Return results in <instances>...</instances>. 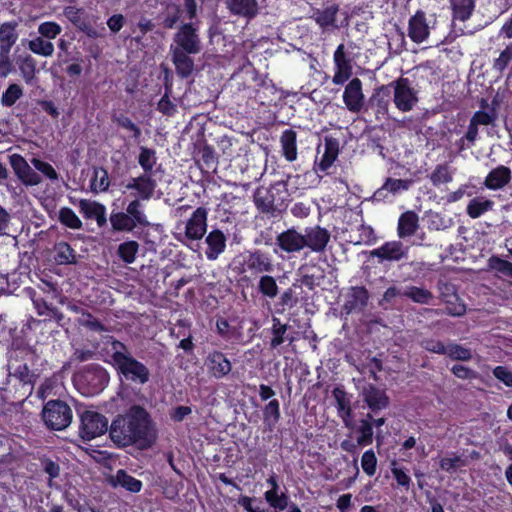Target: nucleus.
Returning a JSON list of instances; mask_svg holds the SVG:
<instances>
[{
	"label": "nucleus",
	"instance_id": "1",
	"mask_svg": "<svg viewBox=\"0 0 512 512\" xmlns=\"http://www.w3.org/2000/svg\"><path fill=\"white\" fill-rule=\"evenodd\" d=\"M109 437L117 448L135 446L146 450L154 445L156 432L148 411L140 405H132L114 417L109 427Z\"/></svg>",
	"mask_w": 512,
	"mask_h": 512
},
{
	"label": "nucleus",
	"instance_id": "2",
	"mask_svg": "<svg viewBox=\"0 0 512 512\" xmlns=\"http://www.w3.org/2000/svg\"><path fill=\"white\" fill-rule=\"evenodd\" d=\"M201 51V40L192 23L180 26L174 34L173 44L170 46L171 60L179 77L186 79L194 70V60L190 55Z\"/></svg>",
	"mask_w": 512,
	"mask_h": 512
},
{
	"label": "nucleus",
	"instance_id": "3",
	"mask_svg": "<svg viewBox=\"0 0 512 512\" xmlns=\"http://www.w3.org/2000/svg\"><path fill=\"white\" fill-rule=\"evenodd\" d=\"M112 349L110 363L121 379L141 385L149 381V369L131 355L124 343L114 340L112 342Z\"/></svg>",
	"mask_w": 512,
	"mask_h": 512
},
{
	"label": "nucleus",
	"instance_id": "4",
	"mask_svg": "<svg viewBox=\"0 0 512 512\" xmlns=\"http://www.w3.org/2000/svg\"><path fill=\"white\" fill-rule=\"evenodd\" d=\"M288 197L286 183L275 182L270 187H258L254 192L253 201L260 213L277 218L286 211Z\"/></svg>",
	"mask_w": 512,
	"mask_h": 512
},
{
	"label": "nucleus",
	"instance_id": "5",
	"mask_svg": "<svg viewBox=\"0 0 512 512\" xmlns=\"http://www.w3.org/2000/svg\"><path fill=\"white\" fill-rule=\"evenodd\" d=\"M109 380L107 370L96 363L85 365L73 374L74 386L84 396L99 394L108 385Z\"/></svg>",
	"mask_w": 512,
	"mask_h": 512
},
{
	"label": "nucleus",
	"instance_id": "6",
	"mask_svg": "<svg viewBox=\"0 0 512 512\" xmlns=\"http://www.w3.org/2000/svg\"><path fill=\"white\" fill-rule=\"evenodd\" d=\"M182 226L183 231L175 232L174 238L192 249V243L202 240L207 233L208 209L203 206L197 207L186 222L176 224V229L180 230Z\"/></svg>",
	"mask_w": 512,
	"mask_h": 512
},
{
	"label": "nucleus",
	"instance_id": "7",
	"mask_svg": "<svg viewBox=\"0 0 512 512\" xmlns=\"http://www.w3.org/2000/svg\"><path fill=\"white\" fill-rule=\"evenodd\" d=\"M72 417V409L62 400H50L42 410V419L47 428L51 430L60 431L67 428Z\"/></svg>",
	"mask_w": 512,
	"mask_h": 512
},
{
	"label": "nucleus",
	"instance_id": "8",
	"mask_svg": "<svg viewBox=\"0 0 512 512\" xmlns=\"http://www.w3.org/2000/svg\"><path fill=\"white\" fill-rule=\"evenodd\" d=\"M391 91L393 90V102L396 108L401 112L413 110L418 103V92L412 87L409 78L399 77L389 83Z\"/></svg>",
	"mask_w": 512,
	"mask_h": 512
},
{
	"label": "nucleus",
	"instance_id": "9",
	"mask_svg": "<svg viewBox=\"0 0 512 512\" xmlns=\"http://www.w3.org/2000/svg\"><path fill=\"white\" fill-rule=\"evenodd\" d=\"M108 419L101 413L86 410L80 416L79 433L83 440L90 441L109 432Z\"/></svg>",
	"mask_w": 512,
	"mask_h": 512
},
{
	"label": "nucleus",
	"instance_id": "10",
	"mask_svg": "<svg viewBox=\"0 0 512 512\" xmlns=\"http://www.w3.org/2000/svg\"><path fill=\"white\" fill-rule=\"evenodd\" d=\"M370 299L369 291L365 286H351L346 295L344 304L341 307V314H360L366 309Z\"/></svg>",
	"mask_w": 512,
	"mask_h": 512
},
{
	"label": "nucleus",
	"instance_id": "11",
	"mask_svg": "<svg viewBox=\"0 0 512 512\" xmlns=\"http://www.w3.org/2000/svg\"><path fill=\"white\" fill-rule=\"evenodd\" d=\"M438 291L440 299L446 305V312L451 316H462L466 313V305L460 300L454 284L439 280Z\"/></svg>",
	"mask_w": 512,
	"mask_h": 512
},
{
	"label": "nucleus",
	"instance_id": "12",
	"mask_svg": "<svg viewBox=\"0 0 512 512\" xmlns=\"http://www.w3.org/2000/svg\"><path fill=\"white\" fill-rule=\"evenodd\" d=\"M9 163L14 174L24 186H37L42 182L41 176L31 168L22 155L17 153L10 155Z\"/></svg>",
	"mask_w": 512,
	"mask_h": 512
},
{
	"label": "nucleus",
	"instance_id": "13",
	"mask_svg": "<svg viewBox=\"0 0 512 512\" xmlns=\"http://www.w3.org/2000/svg\"><path fill=\"white\" fill-rule=\"evenodd\" d=\"M124 187L123 193L128 190H135L134 194L136 199L143 201L150 200L157 187V181L153 178V174L142 173L137 177H132L129 182L122 184Z\"/></svg>",
	"mask_w": 512,
	"mask_h": 512
},
{
	"label": "nucleus",
	"instance_id": "14",
	"mask_svg": "<svg viewBox=\"0 0 512 512\" xmlns=\"http://www.w3.org/2000/svg\"><path fill=\"white\" fill-rule=\"evenodd\" d=\"M409 248L404 246L400 240L387 241L378 248L371 251L370 255L377 258L379 263L398 262L407 258Z\"/></svg>",
	"mask_w": 512,
	"mask_h": 512
},
{
	"label": "nucleus",
	"instance_id": "15",
	"mask_svg": "<svg viewBox=\"0 0 512 512\" xmlns=\"http://www.w3.org/2000/svg\"><path fill=\"white\" fill-rule=\"evenodd\" d=\"M273 270L274 265L271 256L260 249L249 251L244 257L242 272L250 271L252 274L259 275L271 273Z\"/></svg>",
	"mask_w": 512,
	"mask_h": 512
},
{
	"label": "nucleus",
	"instance_id": "16",
	"mask_svg": "<svg viewBox=\"0 0 512 512\" xmlns=\"http://www.w3.org/2000/svg\"><path fill=\"white\" fill-rule=\"evenodd\" d=\"M333 61L335 72L332 77V82L335 85H343L353 74L352 60L347 56L343 43L339 44L334 51Z\"/></svg>",
	"mask_w": 512,
	"mask_h": 512
},
{
	"label": "nucleus",
	"instance_id": "17",
	"mask_svg": "<svg viewBox=\"0 0 512 512\" xmlns=\"http://www.w3.org/2000/svg\"><path fill=\"white\" fill-rule=\"evenodd\" d=\"M361 397L372 414H377L379 411L388 408L390 405V398L386 391L371 383L363 387Z\"/></svg>",
	"mask_w": 512,
	"mask_h": 512
},
{
	"label": "nucleus",
	"instance_id": "18",
	"mask_svg": "<svg viewBox=\"0 0 512 512\" xmlns=\"http://www.w3.org/2000/svg\"><path fill=\"white\" fill-rule=\"evenodd\" d=\"M275 245L288 254L298 253L306 247V238L294 227L282 231L276 236Z\"/></svg>",
	"mask_w": 512,
	"mask_h": 512
},
{
	"label": "nucleus",
	"instance_id": "19",
	"mask_svg": "<svg viewBox=\"0 0 512 512\" xmlns=\"http://www.w3.org/2000/svg\"><path fill=\"white\" fill-rule=\"evenodd\" d=\"M342 97L350 112L359 113L363 109L365 101L362 81L358 77L352 78L345 86Z\"/></svg>",
	"mask_w": 512,
	"mask_h": 512
},
{
	"label": "nucleus",
	"instance_id": "20",
	"mask_svg": "<svg viewBox=\"0 0 512 512\" xmlns=\"http://www.w3.org/2000/svg\"><path fill=\"white\" fill-rule=\"evenodd\" d=\"M204 364L209 375L215 379L228 376L232 370L231 361L219 350L210 351L205 357Z\"/></svg>",
	"mask_w": 512,
	"mask_h": 512
},
{
	"label": "nucleus",
	"instance_id": "21",
	"mask_svg": "<svg viewBox=\"0 0 512 512\" xmlns=\"http://www.w3.org/2000/svg\"><path fill=\"white\" fill-rule=\"evenodd\" d=\"M63 14L74 27L85 33L88 37H98L97 31L91 25L90 21L88 20V15L85 13L83 8H78L76 6H66L63 9Z\"/></svg>",
	"mask_w": 512,
	"mask_h": 512
},
{
	"label": "nucleus",
	"instance_id": "22",
	"mask_svg": "<svg viewBox=\"0 0 512 512\" xmlns=\"http://www.w3.org/2000/svg\"><path fill=\"white\" fill-rule=\"evenodd\" d=\"M303 236L306 238V247L315 253L325 252L331 238L330 232L319 225L306 228Z\"/></svg>",
	"mask_w": 512,
	"mask_h": 512
},
{
	"label": "nucleus",
	"instance_id": "23",
	"mask_svg": "<svg viewBox=\"0 0 512 512\" xmlns=\"http://www.w3.org/2000/svg\"><path fill=\"white\" fill-rule=\"evenodd\" d=\"M227 238L220 229H213L205 236V256L210 261H215L226 249Z\"/></svg>",
	"mask_w": 512,
	"mask_h": 512
},
{
	"label": "nucleus",
	"instance_id": "24",
	"mask_svg": "<svg viewBox=\"0 0 512 512\" xmlns=\"http://www.w3.org/2000/svg\"><path fill=\"white\" fill-rule=\"evenodd\" d=\"M408 36L415 43H422L429 36V27L426 22V15L418 10L408 23Z\"/></svg>",
	"mask_w": 512,
	"mask_h": 512
},
{
	"label": "nucleus",
	"instance_id": "25",
	"mask_svg": "<svg viewBox=\"0 0 512 512\" xmlns=\"http://www.w3.org/2000/svg\"><path fill=\"white\" fill-rule=\"evenodd\" d=\"M512 173L509 167L498 165L492 169L484 180V186L489 190H500L510 183Z\"/></svg>",
	"mask_w": 512,
	"mask_h": 512
},
{
	"label": "nucleus",
	"instance_id": "26",
	"mask_svg": "<svg viewBox=\"0 0 512 512\" xmlns=\"http://www.w3.org/2000/svg\"><path fill=\"white\" fill-rule=\"evenodd\" d=\"M419 228V216L413 210L403 212L398 218L397 235L400 239L413 236Z\"/></svg>",
	"mask_w": 512,
	"mask_h": 512
},
{
	"label": "nucleus",
	"instance_id": "27",
	"mask_svg": "<svg viewBox=\"0 0 512 512\" xmlns=\"http://www.w3.org/2000/svg\"><path fill=\"white\" fill-rule=\"evenodd\" d=\"M412 184V179H394L388 177L383 185L375 191L373 197L376 200H383L387 196L386 192L391 193L392 195H396L403 191L409 190Z\"/></svg>",
	"mask_w": 512,
	"mask_h": 512
},
{
	"label": "nucleus",
	"instance_id": "28",
	"mask_svg": "<svg viewBox=\"0 0 512 512\" xmlns=\"http://www.w3.org/2000/svg\"><path fill=\"white\" fill-rule=\"evenodd\" d=\"M11 367L14 369L13 376L22 384V388L24 389L23 395L30 396L34 390V386L39 375L30 370L27 363L18 364L17 366H14V364L11 363Z\"/></svg>",
	"mask_w": 512,
	"mask_h": 512
},
{
	"label": "nucleus",
	"instance_id": "29",
	"mask_svg": "<svg viewBox=\"0 0 512 512\" xmlns=\"http://www.w3.org/2000/svg\"><path fill=\"white\" fill-rule=\"evenodd\" d=\"M339 154V142L335 138H325L324 153L317 163L318 170L326 172L335 162Z\"/></svg>",
	"mask_w": 512,
	"mask_h": 512
},
{
	"label": "nucleus",
	"instance_id": "30",
	"mask_svg": "<svg viewBox=\"0 0 512 512\" xmlns=\"http://www.w3.org/2000/svg\"><path fill=\"white\" fill-rule=\"evenodd\" d=\"M282 155L288 162H294L297 159V133L293 129H286L280 136Z\"/></svg>",
	"mask_w": 512,
	"mask_h": 512
},
{
	"label": "nucleus",
	"instance_id": "31",
	"mask_svg": "<svg viewBox=\"0 0 512 512\" xmlns=\"http://www.w3.org/2000/svg\"><path fill=\"white\" fill-rule=\"evenodd\" d=\"M227 6L232 14L249 19L255 17L258 13L257 0H228Z\"/></svg>",
	"mask_w": 512,
	"mask_h": 512
},
{
	"label": "nucleus",
	"instance_id": "32",
	"mask_svg": "<svg viewBox=\"0 0 512 512\" xmlns=\"http://www.w3.org/2000/svg\"><path fill=\"white\" fill-rule=\"evenodd\" d=\"M480 107L481 110L476 111L470 120L477 126L494 125L498 118V113L495 107H490L487 100L484 98L480 101Z\"/></svg>",
	"mask_w": 512,
	"mask_h": 512
},
{
	"label": "nucleus",
	"instance_id": "33",
	"mask_svg": "<svg viewBox=\"0 0 512 512\" xmlns=\"http://www.w3.org/2000/svg\"><path fill=\"white\" fill-rule=\"evenodd\" d=\"M54 260L58 265L77 264L76 251L65 241H60L54 245Z\"/></svg>",
	"mask_w": 512,
	"mask_h": 512
},
{
	"label": "nucleus",
	"instance_id": "34",
	"mask_svg": "<svg viewBox=\"0 0 512 512\" xmlns=\"http://www.w3.org/2000/svg\"><path fill=\"white\" fill-rule=\"evenodd\" d=\"M18 23L16 21L4 22L0 25V48L12 49L16 44L19 34L17 32Z\"/></svg>",
	"mask_w": 512,
	"mask_h": 512
},
{
	"label": "nucleus",
	"instance_id": "35",
	"mask_svg": "<svg viewBox=\"0 0 512 512\" xmlns=\"http://www.w3.org/2000/svg\"><path fill=\"white\" fill-rule=\"evenodd\" d=\"M391 100V85H381L374 90L371 102L376 107L377 113L387 114Z\"/></svg>",
	"mask_w": 512,
	"mask_h": 512
},
{
	"label": "nucleus",
	"instance_id": "36",
	"mask_svg": "<svg viewBox=\"0 0 512 512\" xmlns=\"http://www.w3.org/2000/svg\"><path fill=\"white\" fill-rule=\"evenodd\" d=\"M111 229L113 232H133L137 226L136 223L124 211H112L109 217Z\"/></svg>",
	"mask_w": 512,
	"mask_h": 512
},
{
	"label": "nucleus",
	"instance_id": "37",
	"mask_svg": "<svg viewBox=\"0 0 512 512\" xmlns=\"http://www.w3.org/2000/svg\"><path fill=\"white\" fill-rule=\"evenodd\" d=\"M262 417L265 426L272 431L281 418L280 402L278 399H271L262 408Z\"/></svg>",
	"mask_w": 512,
	"mask_h": 512
},
{
	"label": "nucleus",
	"instance_id": "38",
	"mask_svg": "<svg viewBox=\"0 0 512 512\" xmlns=\"http://www.w3.org/2000/svg\"><path fill=\"white\" fill-rule=\"evenodd\" d=\"M373 414L367 413L366 417L360 420L357 432V445L368 446L373 443L374 431H373Z\"/></svg>",
	"mask_w": 512,
	"mask_h": 512
},
{
	"label": "nucleus",
	"instance_id": "39",
	"mask_svg": "<svg viewBox=\"0 0 512 512\" xmlns=\"http://www.w3.org/2000/svg\"><path fill=\"white\" fill-rule=\"evenodd\" d=\"M332 395L336 401V408L338 411V415L346 421L352 417V408L350 403V398L348 397L346 391L342 387H335L332 391Z\"/></svg>",
	"mask_w": 512,
	"mask_h": 512
},
{
	"label": "nucleus",
	"instance_id": "40",
	"mask_svg": "<svg viewBox=\"0 0 512 512\" xmlns=\"http://www.w3.org/2000/svg\"><path fill=\"white\" fill-rule=\"evenodd\" d=\"M17 64L26 84H32L36 76V60L30 55L25 54L17 58Z\"/></svg>",
	"mask_w": 512,
	"mask_h": 512
},
{
	"label": "nucleus",
	"instance_id": "41",
	"mask_svg": "<svg viewBox=\"0 0 512 512\" xmlns=\"http://www.w3.org/2000/svg\"><path fill=\"white\" fill-rule=\"evenodd\" d=\"M142 200L134 198L131 200L127 207L125 213L131 217L134 223L140 227H148L150 222L148 221L147 215L145 214L144 207L141 203Z\"/></svg>",
	"mask_w": 512,
	"mask_h": 512
},
{
	"label": "nucleus",
	"instance_id": "42",
	"mask_svg": "<svg viewBox=\"0 0 512 512\" xmlns=\"http://www.w3.org/2000/svg\"><path fill=\"white\" fill-rule=\"evenodd\" d=\"M451 6L453 18L465 22L475 9V0H451Z\"/></svg>",
	"mask_w": 512,
	"mask_h": 512
},
{
	"label": "nucleus",
	"instance_id": "43",
	"mask_svg": "<svg viewBox=\"0 0 512 512\" xmlns=\"http://www.w3.org/2000/svg\"><path fill=\"white\" fill-rule=\"evenodd\" d=\"M114 485H119L125 490L132 493L140 492L143 487V483L141 480L128 474L124 469H119L117 471Z\"/></svg>",
	"mask_w": 512,
	"mask_h": 512
},
{
	"label": "nucleus",
	"instance_id": "44",
	"mask_svg": "<svg viewBox=\"0 0 512 512\" xmlns=\"http://www.w3.org/2000/svg\"><path fill=\"white\" fill-rule=\"evenodd\" d=\"M140 249V244L135 240H127L118 245L117 256L125 264H132L137 258Z\"/></svg>",
	"mask_w": 512,
	"mask_h": 512
},
{
	"label": "nucleus",
	"instance_id": "45",
	"mask_svg": "<svg viewBox=\"0 0 512 512\" xmlns=\"http://www.w3.org/2000/svg\"><path fill=\"white\" fill-rule=\"evenodd\" d=\"M493 206L494 202L492 200L475 197L469 201L466 212L470 218L476 219L487 211L492 210Z\"/></svg>",
	"mask_w": 512,
	"mask_h": 512
},
{
	"label": "nucleus",
	"instance_id": "46",
	"mask_svg": "<svg viewBox=\"0 0 512 512\" xmlns=\"http://www.w3.org/2000/svg\"><path fill=\"white\" fill-rule=\"evenodd\" d=\"M429 180L434 187L450 183L453 180V173L448 163L436 165L429 175Z\"/></svg>",
	"mask_w": 512,
	"mask_h": 512
},
{
	"label": "nucleus",
	"instance_id": "47",
	"mask_svg": "<svg viewBox=\"0 0 512 512\" xmlns=\"http://www.w3.org/2000/svg\"><path fill=\"white\" fill-rule=\"evenodd\" d=\"M110 187L109 174L102 166L94 167L91 178V190L94 192H106Z\"/></svg>",
	"mask_w": 512,
	"mask_h": 512
},
{
	"label": "nucleus",
	"instance_id": "48",
	"mask_svg": "<svg viewBox=\"0 0 512 512\" xmlns=\"http://www.w3.org/2000/svg\"><path fill=\"white\" fill-rule=\"evenodd\" d=\"M198 162L200 163L202 170L205 169L207 172L210 170L215 171L218 164V158L214 148L208 144H205L199 151Z\"/></svg>",
	"mask_w": 512,
	"mask_h": 512
},
{
	"label": "nucleus",
	"instance_id": "49",
	"mask_svg": "<svg viewBox=\"0 0 512 512\" xmlns=\"http://www.w3.org/2000/svg\"><path fill=\"white\" fill-rule=\"evenodd\" d=\"M402 296L418 304H429L433 299V294L428 289L417 286L406 287Z\"/></svg>",
	"mask_w": 512,
	"mask_h": 512
},
{
	"label": "nucleus",
	"instance_id": "50",
	"mask_svg": "<svg viewBox=\"0 0 512 512\" xmlns=\"http://www.w3.org/2000/svg\"><path fill=\"white\" fill-rule=\"evenodd\" d=\"M28 48L36 55L43 57H51L54 53V45L52 42L45 40L44 37L38 36L28 42Z\"/></svg>",
	"mask_w": 512,
	"mask_h": 512
},
{
	"label": "nucleus",
	"instance_id": "51",
	"mask_svg": "<svg viewBox=\"0 0 512 512\" xmlns=\"http://www.w3.org/2000/svg\"><path fill=\"white\" fill-rule=\"evenodd\" d=\"M338 10L337 5H331L323 10L318 9L314 12V19L322 28L333 26L336 21Z\"/></svg>",
	"mask_w": 512,
	"mask_h": 512
},
{
	"label": "nucleus",
	"instance_id": "52",
	"mask_svg": "<svg viewBox=\"0 0 512 512\" xmlns=\"http://www.w3.org/2000/svg\"><path fill=\"white\" fill-rule=\"evenodd\" d=\"M257 289L259 293L269 299H274L279 293V287L276 279L270 275H263L260 277Z\"/></svg>",
	"mask_w": 512,
	"mask_h": 512
},
{
	"label": "nucleus",
	"instance_id": "53",
	"mask_svg": "<svg viewBox=\"0 0 512 512\" xmlns=\"http://www.w3.org/2000/svg\"><path fill=\"white\" fill-rule=\"evenodd\" d=\"M474 122L470 120L466 133L456 142L459 151H464L475 146L478 138V129Z\"/></svg>",
	"mask_w": 512,
	"mask_h": 512
},
{
	"label": "nucleus",
	"instance_id": "54",
	"mask_svg": "<svg viewBox=\"0 0 512 512\" xmlns=\"http://www.w3.org/2000/svg\"><path fill=\"white\" fill-rule=\"evenodd\" d=\"M22 96L23 88L19 84H9V86L1 95V105L3 107H12Z\"/></svg>",
	"mask_w": 512,
	"mask_h": 512
},
{
	"label": "nucleus",
	"instance_id": "55",
	"mask_svg": "<svg viewBox=\"0 0 512 512\" xmlns=\"http://www.w3.org/2000/svg\"><path fill=\"white\" fill-rule=\"evenodd\" d=\"M112 121L119 127L129 131L131 133V137L134 140H138L141 137L142 132L140 127L125 114L120 113L113 115Z\"/></svg>",
	"mask_w": 512,
	"mask_h": 512
},
{
	"label": "nucleus",
	"instance_id": "56",
	"mask_svg": "<svg viewBox=\"0 0 512 512\" xmlns=\"http://www.w3.org/2000/svg\"><path fill=\"white\" fill-rule=\"evenodd\" d=\"M59 221L64 226L78 230L82 228V221L73 211V209L69 207H62L59 211Z\"/></svg>",
	"mask_w": 512,
	"mask_h": 512
},
{
	"label": "nucleus",
	"instance_id": "57",
	"mask_svg": "<svg viewBox=\"0 0 512 512\" xmlns=\"http://www.w3.org/2000/svg\"><path fill=\"white\" fill-rule=\"evenodd\" d=\"M288 330L287 324H282L279 318L273 317L272 318V339L270 341V347L271 348H277L285 341V334Z\"/></svg>",
	"mask_w": 512,
	"mask_h": 512
},
{
	"label": "nucleus",
	"instance_id": "58",
	"mask_svg": "<svg viewBox=\"0 0 512 512\" xmlns=\"http://www.w3.org/2000/svg\"><path fill=\"white\" fill-rule=\"evenodd\" d=\"M446 356L456 361H469L472 358V352L460 344L449 343L446 349Z\"/></svg>",
	"mask_w": 512,
	"mask_h": 512
},
{
	"label": "nucleus",
	"instance_id": "59",
	"mask_svg": "<svg viewBox=\"0 0 512 512\" xmlns=\"http://www.w3.org/2000/svg\"><path fill=\"white\" fill-rule=\"evenodd\" d=\"M138 163L141 166L143 173L153 174V167L156 163L155 151L147 147H141L138 156Z\"/></svg>",
	"mask_w": 512,
	"mask_h": 512
},
{
	"label": "nucleus",
	"instance_id": "60",
	"mask_svg": "<svg viewBox=\"0 0 512 512\" xmlns=\"http://www.w3.org/2000/svg\"><path fill=\"white\" fill-rule=\"evenodd\" d=\"M264 497L275 510L283 511L288 507L289 497L285 493L278 494V491H266Z\"/></svg>",
	"mask_w": 512,
	"mask_h": 512
},
{
	"label": "nucleus",
	"instance_id": "61",
	"mask_svg": "<svg viewBox=\"0 0 512 512\" xmlns=\"http://www.w3.org/2000/svg\"><path fill=\"white\" fill-rule=\"evenodd\" d=\"M512 61V43L508 44L500 53L499 57L494 59L492 69L502 75Z\"/></svg>",
	"mask_w": 512,
	"mask_h": 512
},
{
	"label": "nucleus",
	"instance_id": "62",
	"mask_svg": "<svg viewBox=\"0 0 512 512\" xmlns=\"http://www.w3.org/2000/svg\"><path fill=\"white\" fill-rule=\"evenodd\" d=\"M171 92V87L165 85V93L157 103V110L165 116H173L177 111L176 104L170 99Z\"/></svg>",
	"mask_w": 512,
	"mask_h": 512
},
{
	"label": "nucleus",
	"instance_id": "63",
	"mask_svg": "<svg viewBox=\"0 0 512 512\" xmlns=\"http://www.w3.org/2000/svg\"><path fill=\"white\" fill-rule=\"evenodd\" d=\"M488 266L490 269L512 278V262L498 256H491L488 260Z\"/></svg>",
	"mask_w": 512,
	"mask_h": 512
},
{
	"label": "nucleus",
	"instance_id": "64",
	"mask_svg": "<svg viewBox=\"0 0 512 512\" xmlns=\"http://www.w3.org/2000/svg\"><path fill=\"white\" fill-rule=\"evenodd\" d=\"M78 323L80 326H83L93 332L101 333L108 331L106 326L90 312H83V318H80Z\"/></svg>",
	"mask_w": 512,
	"mask_h": 512
}]
</instances>
